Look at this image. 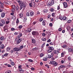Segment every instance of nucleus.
I'll return each mask as SVG.
<instances>
[{"label":"nucleus","instance_id":"f257e3e1","mask_svg":"<svg viewBox=\"0 0 73 73\" xmlns=\"http://www.w3.org/2000/svg\"><path fill=\"white\" fill-rule=\"evenodd\" d=\"M17 1L19 5H20V10H21L22 9H23V8H25L26 7L25 4L24 3V2L19 0H16Z\"/></svg>","mask_w":73,"mask_h":73},{"label":"nucleus","instance_id":"f03ea898","mask_svg":"<svg viewBox=\"0 0 73 73\" xmlns=\"http://www.w3.org/2000/svg\"><path fill=\"white\" fill-rule=\"evenodd\" d=\"M50 64H52V65H53L54 66H57L58 64L57 62L54 61H50Z\"/></svg>","mask_w":73,"mask_h":73},{"label":"nucleus","instance_id":"7ed1b4c3","mask_svg":"<svg viewBox=\"0 0 73 73\" xmlns=\"http://www.w3.org/2000/svg\"><path fill=\"white\" fill-rule=\"evenodd\" d=\"M29 5L30 7H35V3L34 1L33 0L30 3H29Z\"/></svg>","mask_w":73,"mask_h":73},{"label":"nucleus","instance_id":"20e7f679","mask_svg":"<svg viewBox=\"0 0 73 73\" xmlns=\"http://www.w3.org/2000/svg\"><path fill=\"white\" fill-rule=\"evenodd\" d=\"M32 34L33 35H35V36H38V33L35 31H32Z\"/></svg>","mask_w":73,"mask_h":73},{"label":"nucleus","instance_id":"39448f33","mask_svg":"<svg viewBox=\"0 0 73 73\" xmlns=\"http://www.w3.org/2000/svg\"><path fill=\"white\" fill-rule=\"evenodd\" d=\"M13 49V50H14V51H16L17 52H18V51H19V50H21L20 49V48L19 47L14 48Z\"/></svg>","mask_w":73,"mask_h":73},{"label":"nucleus","instance_id":"423d86ee","mask_svg":"<svg viewBox=\"0 0 73 73\" xmlns=\"http://www.w3.org/2000/svg\"><path fill=\"white\" fill-rule=\"evenodd\" d=\"M63 5H64V8H66L67 7V3L66 2H64L63 3Z\"/></svg>","mask_w":73,"mask_h":73},{"label":"nucleus","instance_id":"0eeeda50","mask_svg":"<svg viewBox=\"0 0 73 73\" xmlns=\"http://www.w3.org/2000/svg\"><path fill=\"white\" fill-rule=\"evenodd\" d=\"M21 41H22V38H20L18 40L17 42V45H18L20 43V42H21Z\"/></svg>","mask_w":73,"mask_h":73},{"label":"nucleus","instance_id":"6e6552de","mask_svg":"<svg viewBox=\"0 0 73 73\" xmlns=\"http://www.w3.org/2000/svg\"><path fill=\"white\" fill-rule=\"evenodd\" d=\"M3 5H4V4L3 3H2L0 1V7L2 8H4L3 7Z\"/></svg>","mask_w":73,"mask_h":73},{"label":"nucleus","instance_id":"1a4fd4ad","mask_svg":"<svg viewBox=\"0 0 73 73\" xmlns=\"http://www.w3.org/2000/svg\"><path fill=\"white\" fill-rule=\"evenodd\" d=\"M65 68V66L64 65H62L59 67V69H64Z\"/></svg>","mask_w":73,"mask_h":73},{"label":"nucleus","instance_id":"9d476101","mask_svg":"<svg viewBox=\"0 0 73 73\" xmlns=\"http://www.w3.org/2000/svg\"><path fill=\"white\" fill-rule=\"evenodd\" d=\"M54 54H58V53H59V51L57 50H54Z\"/></svg>","mask_w":73,"mask_h":73},{"label":"nucleus","instance_id":"9b49d317","mask_svg":"<svg viewBox=\"0 0 73 73\" xmlns=\"http://www.w3.org/2000/svg\"><path fill=\"white\" fill-rule=\"evenodd\" d=\"M5 12L1 13V17L2 18L4 17V16H5Z\"/></svg>","mask_w":73,"mask_h":73},{"label":"nucleus","instance_id":"f8f14e48","mask_svg":"<svg viewBox=\"0 0 73 73\" xmlns=\"http://www.w3.org/2000/svg\"><path fill=\"white\" fill-rule=\"evenodd\" d=\"M31 31H32V29H28L26 31V32L27 33H28V32H31Z\"/></svg>","mask_w":73,"mask_h":73},{"label":"nucleus","instance_id":"ddd939ff","mask_svg":"<svg viewBox=\"0 0 73 73\" xmlns=\"http://www.w3.org/2000/svg\"><path fill=\"white\" fill-rule=\"evenodd\" d=\"M19 70L21 73H23L24 72V71L22 70V68H19Z\"/></svg>","mask_w":73,"mask_h":73},{"label":"nucleus","instance_id":"4468645a","mask_svg":"<svg viewBox=\"0 0 73 73\" xmlns=\"http://www.w3.org/2000/svg\"><path fill=\"white\" fill-rule=\"evenodd\" d=\"M48 48L49 49H50L52 51V50H54V48H53V47H50L49 46L48 47Z\"/></svg>","mask_w":73,"mask_h":73},{"label":"nucleus","instance_id":"2eb2a0df","mask_svg":"<svg viewBox=\"0 0 73 73\" xmlns=\"http://www.w3.org/2000/svg\"><path fill=\"white\" fill-rule=\"evenodd\" d=\"M31 42L33 44H35L36 43V40L34 39H32Z\"/></svg>","mask_w":73,"mask_h":73},{"label":"nucleus","instance_id":"dca6fc26","mask_svg":"<svg viewBox=\"0 0 73 73\" xmlns=\"http://www.w3.org/2000/svg\"><path fill=\"white\" fill-rule=\"evenodd\" d=\"M30 15L31 16H33L34 15V12L33 11H31L30 13Z\"/></svg>","mask_w":73,"mask_h":73},{"label":"nucleus","instance_id":"f3484780","mask_svg":"<svg viewBox=\"0 0 73 73\" xmlns=\"http://www.w3.org/2000/svg\"><path fill=\"white\" fill-rule=\"evenodd\" d=\"M52 5L51 4V3L50 2H48L47 3V6L48 7H50Z\"/></svg>","mask_w":73,"mask_h":73},{"label":"nucleus","instance_id":"a211bd4d","mask_svg":"<svg viewBox=\"0 0 73 73\" xmlns=\"http://www.w3.org/2000/svg\"><path fill=\"white\" fill-rule=\"evenodd\" d=\"M5 48V46H4V45L3 44H2L0 46V48L1 49H3V48Z\"/></svg>","mask_w":73,"mask_h":73},{"label":"nucleus","instance_id":"6ab92c4d","mask_svg":"<svg viewBox=\"0 0 73 73\" xmlns=\"http://www.w3.org/2000/svg\"><path fill=\"white\" fill-rule=\"evenodd\" d=\"M63 20H65V21H67V20H68L67 18H66V17L65 16H63Z\"/></svg>","mask_w":73,"mask_h":73},{"label":"nucleus","instance_id":"aec40b11","mask_svg":"<svg viewBox=\"0 0 73 73\" xmlns=\"http://www.w3.org/2000/svg\"><path fill=\"white\" fill-rule=\"evenodd\" d=\"M1 22L3 24H5V21L4 20L2 19L1 20Z\"/></svg>","mask_w":73,"mask_h":73},{"label":"nucleus","instance_id":"412c9836","mask_svg":"<svg viewBox=\"0 0 73 73\" xmlns=\"http://www.w3.org/2000/svg\"><path fill=\"white\" fill-rule=\"evenodd\" d=\"M10 48L9 47H8L6 48V50L7 52H9L10 51Z\"/></svg>","mask_w":73,"mask_h":73},{"label":"nucleus","instance_id":"4be33fe9","mask_svg":"<svg viewBox=\"0 0 73 73\" xmlns=\"http://www.w3.org/2000/svg\"><path fill=\"white\" fill-rule=\"evenodd\" d=\"M23 48H24V46H23V45H22L20 46L19 48L20 50H21V49H22Z\"/></svg>","mask_w":73,"mask_h":73},{"label":"nucleus","instance_id":"5701e85b","mask_svg":"<svg viewBox=\"0 0 73 73\" xmlns=\"http://www.w3.org/2000/svg\"><path fill=\"white\" fill-rule=\"evenodd\" d=\"M62 47L63 48H65L67 47V46L66 45L64 44L62 46Z\"/></svg>","mask_w":73,"mask_h":73},{"label":"nucleus","instance_id":"b1692460","mask_svg":"<svg viewBox=\"0 0 73 73\" xmlns=\"http://www.w3.org/2000/svg\"><path fill=\"white\" fill-rule=\"evenodd\" d=\"M4 40V37L2 36L0 38V40H1V41H3Z\"/></svg>","mask_w":73,"mask_h":73},{"label":"nucleus","instance_id":"393cba45","mask_svg":"<svg viewBox=\"0 0 73 73\" xmlns=\"http://www.w3.org/2000/svg\"><path fill=\"white\" fill-rule=\"evenodd\" d=\"M43 60L44 61H47L48 60V58H43Z\"/></svg>","mask_w":73,"mask_h":73},{"label":"nucleus","instance_id":"a878e982","mask_svg":"<svg viewBox=\"0 0 73 73\" xmlns=\"http://www.w3.org/2000/svg\"><path fill=\"white\" fill-rule=\"evenodd\" d=\"M50 10L51 12H53V11H54V9L52 8H51L50 9Z\"/></svg>","mask_w":73,"mask_h":73},{"label":"nucleus","instance_id":"bb28decb","mask_svg":"<svg viewBox=\"0 0 73 73\" xmlns=\"http://www.w3.org/2000/svg\"><path fill=\"white\" fill-rule=\"evenodd\" d=\"M11 71L10 70H7L5 72V73H11Z\"/></svg>","mask_w":73,"mask_h":73},{"label":"nucleus","instance_id":"cd10ccee","mask_svg":"<svg viewBox=\"0 0 73 73\" xmlns=\"http://www.w3.org/2000/svg\"><path fill=\"white\" fill-rule=\"evenodd\" d=\"M33 51H34V50H38V48L35 47V48H33Z\"/></svg>","mask_w":73,"mask_h":73},{"label":"nucleus","instance_id":"c85d7f7f","mask_svg":"<svg viewBox=\"0 0 73 73\" xmlns=\"http://www.w3.org/2000/svg\"><path fill=\"white\" fill-rule=\"evenodd\" d=\"M12 19L13 20H15V19H16V17H15V16H13L12 17Z\"/></svg>","mask_w":73,"mask_h":73},{"label":"nucleus","instance_id":"c756f323","mask_svg":"<svg viewBox=\"0 0 73 73\" xmlns=\"http://www.w3.org/2000/svg\"><path fill=\"white\" fill-rule=\"evenodd\" d=\"M51 4L52 5H53L54 4V1L53 0H52L51 1Z\"/></svg>","mask_w":73,"mask_h":73},{"label":"nucleus","instance_id":"7c9ffc66","mask_svg":"<svg viewBox=\"0 0 73 73\" xmlns=\"http://www.w3.org/2000/svg\"><path fill=\"white\" fill-rule=\"evenodd\" d=\"M40 57H42L44 56V54L42 53H41L40 55Z\"/></svg>","mask_w":73,"mask_h":73},{"label":"nucleus","instance_id":"2f4dec72","mask_svg":"<svg viewBox=\"0 0 73 73\" xmlns=\"http://www.w3.org/2000/svg\"><path fill=\"white\" fill-rule=\"evenodd\" d=\"M72 50H72V48H70L68 49V52H72Z\"/></svg>","mask_w":73,"mask_h":73},{"label":"nucleus","instance_id":"473e14b6","mask_svg":"<svg viewBox=\"0 0 73 73\" xmlns=\"http://www.w3.org/2000/svg\"><path fill=\"white\" fill-rule=\"evenodd\" d=\"M48 58H50L52 57V56L50 54H47Z\"/></svg>","mask_w":73,"mask_h":73},{"label":"nucleus","instance_id":"72a5a7b5","mask_svg":"<svg viewBox=\"0 0 73 73\" xmlns=\"http://www.w3.org/2000/svg\"><path fill=\"white\" fill-rule=\"evenodd\" d=\"M48 52V53H50V52H52V51L50 49L48 50H47Z\"/></svg>","mask_w":73,"mask_h":73},{"label":"nucleus","instance_id":"f704fd0d","mask_svg":"<svg viewBox=\"0 0 73 73\" xmlns=\"http://www.w3.org/2000/svg\"><path fill=\"white\" fill-rule=\"evenodd\" d=\"M11 31H14L15 30V29L14 28H12L11 29Z\"/></svg>","mask_w":73,"mask_h":73},{"label":"nucleus","instance_id":"c9c22d12","mask_svg":"<svg viewBox=\"0 0 73 73\" xmlns=\"http://www.w3.org/2000/svg\"><path fill=\"white\" fill-rule=\"evenodd\" d=\"M28 61L29 62H33V60H32L31 59H29Z\"/></svg>","mask_w":73,"mask_h":73},{"label":"nucleus","instance_id":"e433bc0d","mask_svg":"<svg viewBox=\"0 0 73 73\" xmlns=\"http://www.w3.org/2000/svg\"><path fill=\"white\" fill-rule=\"evenodd\" d=\"M71 22H72V20H68V23H71Z\"/></svg>","mask_w":73,"mask_h":73},{"label":"nucleus","instance_id":"4c0bfd02","mask_svg":"<svg viewBox=\"0 0 73 73\" xmlns=\"http://www.w3.org/2000/svg\"><path fill=\"white\" fill-rule=\"evenodd\" d=\"M11 65H13H13H15V63L13 62H11Z\"/></svg>","mask_w":73,"mask_h":73},{"label":"nucleus","instance_id":"58836bf2","mask_svg":"<svg viewBox=\"0 0 73 73\" xmlns=\"http://www.w3.org/2000/svg\"><path fill=\"white\" fill-rule=\"evenodd\" d=\"M26 16H29V13L28 12H27L26 14Z\"/></svg>","mask_w":73,"mask_h":73},{"label":"nucleus","instance_id":"ea45409f","mask_svg":"<svg viewBox=\"0 0 73 73\" xmlns=\"http://www.w3.org/2000/svg\"><path fill=\"white\" fill-rule=\"evenodd\" d=\"M23 28V26L22 25H20L19 27V29H21V28Z\"/></svg>","mask_w":73,"mask_h":73},{"label":"nucleus","instance_id":"a19ab883","mask_svg":"<svg viewBox=\"0 0 73 73\" xmlns=\"http://www.w3.org/2000/svg\"><path fill=\"white\" fill-rule=\"evenodd\" d=\"M19 16L20 17H23V14L21 13L19 14Z\"/></svg>","mask_w":73,"mask_h":73},{"label":"nucleus","instance_id":"79ce46f5","mask_svg":"<svg viewBox=\"0 0 73 73\" xmlns=\"http://www.w3.org/2000/svg\"><path fill=\"white\" fill-rule=\"evenodd\" d=\"M59 19H60V20H62V19H63L62 16H60L59 17Z\"/></svg>","mask_w":73,"mask_h":73},{"label":"nucleus","instance_id":"37998d69","mask_svg":"<svg viewBox=\"0 0 73 73\" xmlns=\"http://www.w3.org/2000/svg\"><path fill=\"white\" fill-rule=\"evenodd\" d=\"M42 41H46V38H42Z\"/></svg>","mask_w":73,"mask_h":73},{"label":"nucleus","instance_id":"c03bdc74","mask_svg":"<svg viewBox=\"0 0 73 73\" xmlns=\"http://www.w3.org/2000/svg\"><path fill=\"white\" fill-rule=\"evenodd\" d=\"M48 12V10L47 9H45L44 10V13H46Z\"/></svg>","mask_w":73,"mask_h":73},{"label":"nucleus","instance_id":"a18cd8bd","mask_svg":"<svg viewBox=\"0 0 73 73\" xmlns=\"http://www.w3.org/2000/svg\"><path fill=\"white\" fill-rule=\"evenodd\" d=\"M45 43H44L41 46L42 47H44L45 46Z\"/></svg>","mask_w":73,"mask_h":73},{"label":"nucleus","instance_id":"49530a36","mask_svg":"<svg viewBox=\"0 0 73 73\" xmlns=\"http://www.w3.org/2000/svg\"><path fill=\"white\" fill-rule=\"evenodd\" d=\"M4 25L2 23H0V27H3V26Z\"/></svg>","mask_w":73,"mask_h":73},{"label":"nucleus","instance_id":"de8ad7c7","mask_svg":"<svg viewBox=\"0 0 73 73\" xmlns=\"http://www.w3.org/2000/svg\"><path fill=\"white\" fill-rule=\"evenodd\" d=\"M68 60L70 61V60H71V57L69 56L68 57Z\"/></svg>","mask_w":73,"mask_h":73},{"label":"nucleus","instance_id":"09e8293b","mask_svg":"<svg viewBox=\"0 0 73 73\" xmlns=\"http://www.w3.org/2000/svg\"><path fill=\"white\" fill-rule=\"evenodd\" d=\"M61 57H63L64 55V54L63 53H62L61 54Z\"/></svg>","mask_w":73,"mask_h":73},{"label":"nucleus","instance_id":"8fccbe9b","mask_svg":"<svg viewBox=\"0 0 73 73\" xmlns=\"http://www.w3.org/2000/svg\"><path fill=\"white\" fill-rule=\"evenodd\" d=\"M14 35H19V33L15 32L14 33Z\"/></svg>","mask_w":73,"mask_h":73},{"label":"nucleus","instance_id":"3c124183","mask_svg":"<svg viewBox=\"0 0 73 73\" xmlns=\"http://www.w3.org/2000/svg\"><path fill=\"white\" fill-rule=\"evenodd\" d=\"M50 44L51 45H53V43L52 42H51L50 43Z\"/></svg>","mask_w":73,"mask_h":73},{"label":"nucleus","instance_id":"603ef678","mask_svg":"<svg viewBox=\"0 0 73 73\" xmlns=\"http://www.w3.org/2000/svg\"><path fill=\"white\" fill-rule=\"evenodd\" d=\"M7 66L8 67H9V68H11V66L10 64H7Z\"/></svg>","mask_w":73,"mask_h":73},{"label":"nucleus","instance_id":"864d4df0","mask_svg":"<svg viewBox=\"0 0 73 73\" xmlns=\"http://www.w3.org/2000/svg\"><path fill=\"white\" fill-rule=\"evenodd\" d=\"M9 23V21H6V24H8V23Z\"/></svg>","mask_w":73,"mask_h":73},{"label":"nucleus","instance_id":"5fc2aeb1","mask_svg":"<svg viewBox=\"0 0 73 73\" xmlns=\"http://www.w3.org/2000/svg\"><path fill=\"white\" fill-rule=\"evenodd\" d=\"M21 37L19 35H18L17 36V38H21Z\"/></svg>","mask_w":73,"mask_h":73},{"label":"nucleus","instance_id":"6e6d98bb","mask_svg":"<svg viewBox=\"0 0 73 73\" xmlns=\"http://www.w3.org/2000/svg\"><path fill=\"white\" fill-rule=\"evenodd\" d=\"M43 20V19H42V18H41L40 19V22H41V21H42Z\"/></svg>","mask_w":73,"mask_h":73},{"label":"nucleus","instance_id":"4d7b16f0","mask_svg":"<svg viewBox=\"0 0 73 73\" xmlns=\"http://www.w3.org/2000/svg\"><path fill=\"white\" fill-rule=\"evenodd\" d=\"M19 36L21 37V36H22V34H21V33H19Z\"/></svg>","mask_w":73,"mask_h":73},{"label":"nucleus","instance_id":"13d9d810","mask_svg":"<svg viewBox=\"0 0 73 73\" xmlns=\"http://www.w3.org/2000/svg\"><path fill=\"white\" fill-rule=\"evenodd\" d=\"M19 19H17V21L16 22V23L17 24H18V23H19Z\"/></svg>","mask_w":73,"mask_h":73},{"label":"nucleus","instance_id":"bf43d9fd","mask_svg":"<svg viewBox=\"0 0 73 73\" xmlns=\"http://www.w3.org/2000/svg\"><path fill=\"white\" fill-rule=\"evenodd\" d=\"M6 4H8V5H9V4H10V2L9 1H8L7 2Z\"/></svg>","mask_w":73,"mask_h":73},{"label":"nucleus","instance_id":"052dcab7","mask_svg":"<svg viewBox=\"0 0 73 73\" xmlns=\"http://www.w3.org/2000/svg\"><path fill=\"white\" fill-rule=\"evenodd\" d=\"M49 25L50 27H52V25H53V24L52 23H50L49 24Z\"/></svg>","mask_w":73,"mask_h":73},{"label":"nucleus","instance_id":"680f3d73","mask_svg":"<svg viewBox=\"0 0 73 73\" xmlns=\"http://www.w3.org/2000/svg\"><path fill=\"white\" fill-rule=\"evenodd\" d=\"M51 41V40H50V39H48L47 41V42H50Z\"/></svg>","mask_w":73,"mask_h":73},{"label":"nucleus","instance_id":"e2e57ef3","mask_svg":"<svg viewBox=\"0 0 73 73\" xmlns=\"http://www.w3.org/2000/svg\"><path fill=\"white\" fill-rule=\"evenodd\" d=\"M42 36H45V34L44 33H43L42 34Z\"/></svg>","mask_w":73,"mask_h":73},{"label":"nucleus","instance_id":"0e129e2a","mask_svg":"<svg viewBox=\"0 0 73 73\" xmlns=\"http://www.w3.org/2000/svg\"><path fill=\"white\" fill-rule=\"evenodd\" d=\"M53 55H54V53H52L51 54V56L52 57H53Z\"/></svg>","mask_w":73,"mask_h":73},{"label":"nucleus","instance_id":"69168bd1","mask_svg":"<svg viewBox=\"0 0 73 73\" xmlns=\"http://www.w3.org/2000/svg\"><path fill=\"white\" fill-rule=\"evenodd\" d=\"M31 69L32 70H35V68H31Z\"/></svg>","mask_w":73,"mask_h":73},{"label":"nucleus","instance_id":"338daca9","mask_svg":"<svg viewBox=\"0 0 73 73\" xmlns=\"http://www.w3.org/2000/svg\"><path fill=\"white\" fill-rule=\"evenodd\" d=\"M42 25L43 26L45 25V23H42Z\"/></svg>","mask_w":73,"mask_h":73},{"label":"nucleus","instance_id":"774afa93","mask_svg":"<svg viewBox=\"0 0 73 73\" xmlns=\"http://www.w3.org/2000/svg\"><path fill=\"white\" fill-rule=\"evenodd\" d=\"M12 7L14 9V8H15V5H13L12 6Z\"/></svg>","mask_w":73,"mask_h":73}]
</instances>
